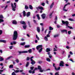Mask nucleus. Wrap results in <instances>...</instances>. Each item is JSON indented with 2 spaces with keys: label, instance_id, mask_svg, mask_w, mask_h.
I'll return each instance as SVG.
<instances>
[{
  "label": "nucleus",
  "instance_id": "nucleus-1",
  "mask_svg": "<svg viewBox=\"0 0 75 75\" xmlns=\"http://www.w3.org/2000/svg\"><path fill=\"white\" fill-rule=\"evenodd\" d=\"M62 23L64 24H66V28H69L70 29H72L73 28L72 27L68 25V24H69V22L68 21H66L65 22L64 21H62Z\"/></svg>",
  "mask_w": 75,
  "mask_h": 75
},
{
  "label": "nucleus",
  "instance_id": "nucleus-2",
  "mask_svg": "<svg viewBox=\"0 0 75 75\" xmlns=\"http://www.w3.org/2000/svg\"><path fill=\"white\" fill-rule=\"evenodd\" d=\"M18 36V34H17V31H14L13 32V40L14 41L16 40Z\"/></svg>",
  "mask_w": 75,
  "mask_h": 75
},
{
  "label": "nucleus",
  "instance_id": "nucleus-3",
  "mask_svg": "<svg viewBox=\"0 0 75 75\" xmlns=\"http://www.w3.org/2000/svg\"><path fill=\"white\" fill-rule=\"evenodd\" d=\"M33 58H34V57L33 56L31 57L30 58V61L32 62L31 63V64H32V65H34V64H35V62L34 60H33Z\"/></svg>",
  "mask_w": 75,
  "mask_h": 75
},
{
  "label": "nucleus",
  "instance_id": "nucleus-4",
  "mask_svg": "<svg viewBox=\"0 0 75 75\" xmlns=\"http://www.w3.org/2000/svg\"><path fill=\"white\" fill-rule=\"evenodd\" d=\"M53 66L54 67L56 71H58L60 70V67H59L58 68H57L56 67H55V64L53 63Z\"/></svg>",
  "mask_w": 75,
  "mask_h": 75
},
{
  "label": "nucleus",
  "instance_id": "nucleus-5",
  "mask_svg": "<svg viewBox=\"0 0 75 75\" xmlns=\"http://www.w3.org/2000/svg\"><path fill=\"white\" fill-rule=\"evenodd\" d=\"M41 48H42V45H39L36 47V49L37 50H39Z\"/></svg>",
  "mask_w": 75,
  "mask_h": 75
},
{
  "label": "nucleus",
  "instance_id": "nucleus-6",
  "mask_svg": "<svg viewBox=\"0 0 75 75\" xmlns=\"http://www.w3.org/2000/svg\"><path fill=\"white\" fill-rule=\"evenodd\" d=\"M64 63L63 61H61L60 62L59 66H60V67H64Z\"/></svg>",
  "mask_w": 75,
  "mask_h": 75
},
{
  "label": "nucleus",
  "instance_id": "nucleus-7",
  "mask_svg": "<svg viewBox=\"0 0 75 75\" xmlns=\"http://www.w3.org/2000/svg\"><path fill=\"white\" fill-rule=\"evenodd\" d=\"M41 16L42 17V19H45V17H46V15L45 13H43L41 15Z\"/></svg>",
  "mask_w": 75,
  "mask_h": 75
},
{
  "label": "nucleus",
  "instance_id": "nucleus-8",
  "mask_svg": "<svg viewBox=\"0 0 75 75\" xmlns=\"http://www.w3.org/2000/svg\"><path fill=\"white\" fill-rule=\"evenodd\" d=\"M18 52L19 54H21V53H28V51H19Z\"/></svg>",
  "mask_w": 75,
  "mask_h": 75
},
{
  "label": "nucleus",
  "instance_id": "nucleus-9",
  "mask_svg": "<svg viewBox=\"0 0 75 75\" xmlns=\"http://www.w3.org/2000/svg\"><path fill=\"white\" fill-rule=\"evenodd\" d=\"M17 44V42L16 41H13V42L11 43V45H13V44Z\"/></svg>",
  "mask_w": 75,
  "mask_h": 75
},
{
  "label": "nucleus",
  "instance_id": "nucleus-10",
  "mask_svg": "<svg viewBox=\"0 0 75 75\" xmlns=\"http://www.w3.org/2000/svg\"><path fill=\"white\" fill-rule=\"evenodd\" d=\"M12 23L13 24H17V21L16 20L12 21Z\"/></svg>",
  "mask_w": 75,
  "mask_h": 75
},
{
  "label": "nucleus",
  "instance_id": "nucleus-11",
  "mask_svg": "<svg viewBox=\"0 0 75 75\" xmlns=\"http://www.w3.org/2000/svg\"><path fill=\"white\" fill-rule=\"evenodd\" d=\"M37 30L38 33H40V28L39 27H37Z\"/></svg>",
  "mask_w": 75,
  "mask_h": 75
},
{
  "label": "nucleus",
  "instance_id": "nucleus-12",
  "mask_svg": "<svg viewBox=\"0 0 75 75\" xmlns=\"http://www.w3.org/2000/svg\"><path fill=\"white\" fill-rule=\"evenodd\" d=\"M66 5H65L63 8V10L64 11H68L67 10L65 9V7H66Z\"/></svg>",
  "mask_w": 75,
  "mask_h": 75
},
{
  "label": "nucleus",
  "instance_id": "nucleus-13",
  "mask_svg": "<svg viewBox=\"0 0 75 75\" xmlns=\"http://www.w3.org/2000/svg\"><path fill=\"white\" fill-rule=\"evenodd\" d=\"M38 68H37V67H35L33 71L32 72V74H34V73H35V70H37V69H38Z\"/></svg>",
  "mask_w": 75,
  "mask_h": 75
},
{
  "label": "nucleus",
  "instance_id": "nucleus-14",
  "mask_svg": "<svg viewBox=\"0 0 75 75\" xmlns=\"http://www.w3.org/2000/svg\"><path fill=\"white\" fill-rule=\"evenodd\" d=\"M62 33H65L66 34L67 33V30H62Z\"/></svg>",
  "mask_w": 75,
  "mask_h": 75
},
{
  "label": "nucleus",
  "instance_id": "nucleus-15",
  "mask_svg": "<svg viewBox=\"0 0 75 75\" xmlns=\"http://www.w3.org/2000/svg\"><path fill=\"white\" fill-rule=\"evenodd\" d=\"M30 14H31V13L30 12H28L27 13V17H29L30 16Z\"/></svg>",
  "mask_w": 75,
  "mask_h": 75
},
{
  "label": "nucleus",
  "instance_id": "nucleus-16",
  "mask_svg": "<svg viewBox=\"0 0 75 75\" xmlns=\"http://www.w3.org/2000/svg\"><path fill=\"white\" fill-rule=\"evenodd\" d=\"M54 2H52L50 6V8H52V7H53V6H54Z\"/></svg>",
  "mask_w": 75,
  "mask_h": 75
},
{
  "label": "nucleus",
  "instance_id": "nucleus-17",
  "mask_svg": "<svg viewBox=\"0 0 75 75\" xmlns=\"http://www.w3.org/2000/svg\"><path fill=\"white\" fill-rule=\"evenodd\" d=\"M21 24H23V25H25V24H25V22L24 21H21Z\"/></svg>",
  "mask_w": 75,
  "mask_h": 75
},
{
  "label": "nucleus",
  "instance_id": "nucleus-18",
  "mask_svg": "<svg viewBox=\"0 0 75 75\" xmlns=\"http://www.w3.org/2000/svg\"><path fill=\"white\" fill-rule=\"evenodd\" d=\"M23 27L24 29H26V28H27V25H26V24L23 25Z\"/></svg>",
  "mask_w": 75,
  "mask_h": 75
},
{
  "label": "nucleus",
  "instance_id": "nucleus-19",
  "mask_svg": "<svg viewBox=\"0 0 75 75\" xmlns=\"http://www.w3.org/2000/svg\"><path fill=\"white\" fill-rule=\"evenodd\" d=\"M44 39L46 41H48V38L46 36L45 37Z\"/></svg>",
  "mask_w": 75,
  "mask_h": 75
},
{
  "label": "nucleus",
  "instance_id": "nucleus-20",
  "mask_svg": "<svg viewBox=\"0 0 75 75\" xmlns=\"http://www.w3.org/2000/svg\"><path fill=\"white\" fill-rule=\"evenodd\" d=\"M37 17H38V20H40V16L38 14L36 15Z\"/></svg>",
  "mask_w": 75,
  "mask_h": 75
},
{
  "label": "nucleus",
  "instance_id": "nucleus-21",
  "mask_svg": "<svg viewBox=\"0 0 75 75\" xmlns=\"http://www.w3.org/2000/svg\"><path fill=\"white\" fill-rule=\"evenodd\" d=\"M4 59L0 56V61H4Z\"/></svg>",
  "mask_w": 75,
  "mask_h": 75
},
{
  "label": "nucleus",
  "instance_id": "nucleus-22",
  "mask_svg": "<svg viewBox=\"0 0 75 75\" xmlns=\"http://www.w3.org/2000/svg\"><path fill=\"white\" fill-rule=\"evenodd\" d=\"M30 47V45H25V48H29Z\"/></svg>",
  "mask_w": 75,
  "mask_h": 75
},
{
  "label": "nucleus",
  "instance_id": "nucleus-23",
  "mask_svg": "<svg viewBox=\"0 0 75 75\" xmlns=\"http://www.w3.org/2000/svg\"><path fill=\"white\" fill-rule=\"evenodd\" d=\"M29 8L31 10H33V6L31 5H30L29 6Z\"/></svg>",
  "mask_w": 75,
  "mask_h": 75
},
{
  "label": "nucleus",
  "instance_id": "nucleus-24",
  "mask_svg": "<svg viewBox=\"0 0 75 75\" xmlns=\"http://www.w3.org/2000/svg\"><path fill=\"white\" fill-rule=\"evenodd\" d=\"M14 70V71L15 73H18V72H19V70Z\"/></svg>",
  "mask_w": 75,
  "mask_h": 75
},
{
  "label": "nucleus",
  "instance_id": "nucleus-25",
  "mask_svg": "<svg viewBox=\"0 0 75 75\" xmlns=\"http://www.w3.org/2000/svg\"><path fill=\"white\" fill-rule=\"evenodd\" d=\"M53 28H52L51 26L49 27V30L51 31L52 30H53Z\"/></svg>",
  "mask_w": 75,
  "mask_h": 75
},
{
  "label": "nucleus",
  "instance_id": "nucleus-26",
  "mask_svg": "<svg viewBox=\"0 0 75 75\" xmlns=\"http://www.w3.org/2000/svg\"><path fill=\"white\" fill-rule=\"evenodd\" d=\"M38 8L39 9H40V10H43L44 9V8H43V7L41 6H39L38 7Z\"/></svg>",
  "mask_w": 75,
  "mask_h": 75
},
{
  "label": "nucleus",
  "instance_id": "nucleus-27",
  "mask_svg": "<svg viewBox=\"0 0 75 75\" xmlns=\"http://www.w3.org/2000/svg\"><path fill=\"white\" fill-rule=\"evenodd\" d=\"M46 60L47 61H48V62H50L51 61L50 59V58H47L46 59Z\"/></svg>",
  "mask_w": 75,
  "mask_h": 75
},
{
  "label": "nucleus",
  "instance_id": "nucleus-28",
  "mask_svg": "<svg viewBox=\"0 0 75 75\" xmlns=\"http://www.w3.org/2000/svg\"><path fill=\"white\" fill-rule=\"evenodd\" d=\"M23 16L24 17H25V11H24L23 12Z\"/></svg>",
  "mask_w": 75,
  "mask_h": 75
},
{
  "label": "nucleus",
  "instance_id": "nucleus-29",
  "mask_svg": "<svg viewBox=\"0 0 75 75\" xmlns=\"http://www.w3.org/2000/svg\"><path fill=\"white\" fill-rule=\"evenodd\" d=\"M51 50H50V49H49L47 48L46 49V52H49V51H50Z\"/></svg>",
  "mask_w": 75,
  "mask_h": 75
},
{
  "label": "nucleus",
  "instance_id": "nucleus-30",
  "mask_svg": "<svg viewBox=\"0 0 75 75\" xmlns=\"http://www.w3.org/2000/svg\"><path fill=\"white\" fill-rule=\"evenodd\" d=\"M6 40H2V42H3L4 43H6Z\"/></svg>",
  "mask_w": 75,
  "mask_h": 75
},
{
  "label": "nucleus",
  "instance_id": "nucleus-31",
  "mask_svg": "<svg viewBox=\"0 0 75 75\" xmlns=\"http://www.w3.org/2000/svg\"><path fill=\"white\" fill-rule=\"evenodd\" d=\"M25 42H22L20 43V45H21L24 46V45H25Z\"/></svg>",
  "mask_w": 75,
  "mask_h": 75
},
{
  "label": "nucleus",
  "instance_id": "nucleus-32",
  "mask_svg": "<svg viewBox=\"0 0 75 75\" xmlns=\"http://www.w3.org/2000/svg\"><path fill=\"white\" fill-rule=\"evenodd\" d=\"M9 68H13V65H10L9 66Z\"/></svg>",
  "mask_w": 75,
  "mask_h": 75
},
{
  "label": "nucleus",
  "instance_id": "nucleus-33",
  "mask_svg": "<svg viewBox=\"0 0 75 75\" xmlns=\"http://www.w3.org/2000/svg\"><path fill=\"white\" fill-rule=\"evenodd\" d=\"M28 52H29V53H31L32 52V50H31V49H30L28 50Z\"/></svg>",
  "mask_w": 75,
  "mask_h": 75
},
{
  "label": "nucleus",
  "instance_id": "nucleus-34",
  "mask_svg": "<svg viewBox=\"0 0 75 75\" xmlns=\"http://www.w3.org/2000/svg\"><path fill=\"white\" fill-rule=\"evenodd\" d=\"M25 9H28V6L27 5H26L25 6Z\"/></svg>",
  "mask_w": 75,
  "mask_h": 75
},
{
  "label": "nucleus",
  "instance_id": "nucleus-35",
  "mask_svg": "<svg viewBox=\"0 0 75 75\" xmlns=\"http://www.w3.org/2000/svg\"><path fill=\"white\" fill-rule=\"evenodd\" d=\"M28 65H29V62H27V64L26 65V67H28Z\"/></svg>",
  "mask_w": 75,
  "mask_h": 75
},
{
  "label": "nucleus",
  "instance_id": "nucleus-36",
  "mask_svg": "<svg viewBox=\"0 0 75 75\" xmlns=\"http://www.w3.org/2000/svg\"><path fill=\"white\" fill-rule=\"evenodd\" d=\"M2 22H4V20L2 19H0V23H2Z\"/></svg>",
  "mask_w": 75,
  "mask_h": 75
},
{
  "label": "nucleus",
  "instance_id": "nucleus-37",
  "mask_svg": "<svg viewBox=\"0 0 75 75\" xmlns=\"http://www.w3.org/2000/svg\"><path fill=\"white\" fill-rule=\"evenodd\" d=\"M38 69H39L40 70H41V67L40 66H38Z\"/></svg>",
  "mask_w": 75,
  "mask_h": 75
},
{
  "label": "nucleus",
  "instance_id": "nucleus-38",
  "mask_svg": "<svg viewBox=\"0 0 75 75\" xmlns=\"http://www.w3.org/2000/svg\"><path fill=\"white\" fill-rule=\"evenodd\" d=\"M36 37L38 40H40V38H39V37H38V36H37V35H36Z\"/></svg>",
  "mask_w": 75,
  "mask_h": 75
},
{
  "label": "nucleus",
  "instance_id": "nucleus-39",
  "mask_svg": "<svg viewBox=\"0 0 75 75\" xmlns=\"http://www.w3.org/2000/svg\"><path fill=\"white\" fill-rule=\"evenodd\" d=\"M12 58V56H10L9 57H8L6 59V60H7V59H9L10 58Z\"/></svg>",
  "mask_w": 75,
  "mask_h": 75
},
{
  "label": "nucleus",
  "instance_id": "nucleus-40",
  "mask_svg": "<svg viewBox=\"0 0 75 75\" xmlns=\"http://www.w3.org/2000/svg\"><path fill=\"white\" fill-rule=\"evenodd\" d=\"M9 47L10 48V49L11 50L12 48H13V46H9Z\"/></svg>",
  "mask_w": 75,
  "mask_h": 75
},
{
  "label": "nucleus",
  "instance_id": "nucleus-41",
  "mask_svg": "<svg viewBox=\"0 0 75 75\" xmlns=\"http://www.w3.org/2000/svg\"><path fill=\"white\" fill-rule=\"evenodd\" d=\"M15 8H15L14 7H13L12 8V10H13V11H16V9H15Z\"/></svg>",
  "mask_w": 75,
  "mask_h": 75
},
{
  "label": "nucleus",
  "instance_id": "nucleus-42",
  "mask_svg": "<svg viewBox=\"0 0 75 75\" xmlns=\"http://www.w3.org/2000/svg\"><path fill=\"white\" fill-rule=\"evenodd\" d=\"M0 18L3 19L4 18V17H3V15H0Z\"/></svg>",
  "mask_w": 75,
  "mask_h": 75
},
{
  "label": "nucleus",
  "instance_id": "nucleus-43",
  "mask_svg": "<svg viewBox=\"0 0 75 75\" xmlns=\"http://www.w3.org/2000/svg\"><path fill=\"white\" fill-rule=\"evenodd\" d=\"M42 48H41V49H40L39 50V52H41L42 51Z\"/></svg>",
  "mask_w": 75,
  "mask_h": 75
},
{
  "label": "nucleus",
  "instance_id": "nucleus-44",
  "mask_svg": "<svg viewBox=\"0 0 75 75\" xmlns=\"http://www.w3.org/2000/svg\"><path fill=\"white\" fill-rule=\"evenodd\" d=\"M49 58L51 59L52 58V55L50 54L49 55Z\"/></svg>",
  "mask_w": 75,
  "mask_h": 75
},
{
  "label": "nucleus",
  "instance_id": "nucleus-45",
  "mask_svg": "<svg viewBox=\"0 0 75 75\" xmlns=\"http://www.w3.org/2000/svg\"><path fill=\"white\" fill-rule=\"evenodd\" d=\"M47 38H48V37H50V35L48 34L46 36Z\"/></svg>",
  "mask_w": 75,
  "mask_h": 75
},
{
  "label": "nucleus",
  "instance_id": "nucleus-46",
  "mask_svg": "<svg viewBox=\"0 0 75 75\" xmlns=\"http://www.w3.org/2000/svg\"><path fill=\"white\" fill-rule=\"evenodd\" d=\"M30 57H28L26 59V60H27V61H29V60H30Z\"/></svg>",
  "mask_w": 75,
  "mask_h": 75
},
{
  "label": "nucleus",
  "instance_id": "nucleus-47",
  "mask_svg": "<svg viewBox=\"0 0 75 75\" xmlns=\"http://www.w3.org/2000/svg\"><path fill=\"white\" fill-rule=\"evenodd\" d=\"M69 21H74V20L73 19H72L71 18H69Z\"/></svg>",
  "mask_w": 75,
  "mask_h": 75
},
{
  "label": "nucleus",
  "instance_id": "nucleus-48",
  "mask_svg": "<svg viewBox=\"0 0 75 75\" xmlns=\"http://www.w3.org/2000/svg\"><path fill=\"white\" fill-rule=\"evenodd\" d=\"M34 67H31L30 69H31V70H33V69H34Z\"/></svg>",
  "mask_w": 75,
  "mask_h": 75
},
{
  "label": "nucleus",
  "instance_id": "nucleus-49",
  "mask_svg": "<svg viewBox=\"0 0 75 75\" xmlns=\"http://www.w3.org/2000/svg\"><path fill=\"white\" fill-rule=\"evenodd\" d=\"M11 75H16V74L15 73V72H13L12 73Z\"/></svg>",
  "mask_w": 75,
  "mask_h": 75
},
{
  "label": "nucleus",
  "instance_id": "nucleus-50",
  "mask_svg": "<svg viewBox=\"0 0 75 75\" xmlns=\"http://www.w3.org/2000/svg\"><path fill=\"white\" fill-rule=\"evenodd\" d=\"M14 6H15L14 8H16V3H14Z\"/></svg>",
  "mask_w": 75,
  "mask_h": 75
},
{
  "label": "nucleus",
  "instance_id": "nucleus-51",
  "mask_svg": "<svg viewBox=\"0 0 75 75\" xmlns=\"http://www.w3.org/2000/svg\"><path fill=\"white\" fill-rule=\"evenodd\" d=\"M16 62L17 63H18V62H19V60L18 59H16Z\"/></svg>",
  "mask_w": 75,
  "mask_h": 75
},
{
  "label": "nucleus",
  "instance_id": "nucleus-52",
  "mask_svg": "<svg viewBox=\"0 0 75 75\" xmlns=\"http://www.w3.org/2000/svg\"><path fill=\"white\" fill-rule=\"evenodd\" d=\"M41 4L42 6H45V3H42Z\"/></svg>",
  "mask_w": 75,
  "mask_h": 75
},
{
  "label": "nucleus",
  "instance_id": "nucleus-53",
  "mask_svg": "<svg viewBox=\"0 0 75 75\" xmlns=\"http://www.w3.org/2000/svg\"><path fill=\"white\" fill-rule=\"evenodd\" d=\"M59 72H57L55 74V75H59Z\"/></svg>",
  "mask_w": 75,
  "mask_h": 75
},
{
  "label": "nucleus",
  "instance_id": "nucleus-54",
  "mask_svg": "<svg viewBox=\"0 0 75 75\" xmlns=\"http://www.w3.org/2000/svg\"><path fill=\"white\" fill-rule=\"evenodd\" d=\"M71 33V31H68V34H70Z\"/></svg>",
  "mask_w": 75,
  "mask_h": 75
},
{
  "label": "nucleus",
  "instance_id": "nucleus-55",
  "mask_svg": "<svg viewBox=\"0 0 75 75\" xmlns=\"http://www.w3.org/2000/svg\"><path fill=\"white\" fill-rule=\"evenodd\" d=\"M53 12H52V13H51L50 15H49V16L50 17V16H52V13H53Z\"/></svg>",
  "mask_w": 75,
  "mask_h": 75
},
{
  "label": "nucleus",
  "instance_id": "nucleus-56",
  "mask_svg": "<svg viewBox=\"0 0 75 75\" xmlns=\"http://www.w3.org/2000/svg\"><path fill=\"white\" fill-rule=\"evenodd\" d=\"M29 73H30V74H31L32 73V71L31 70H29Z\"/></svg>",
  "mask_w": 75,
  "mask_h": 75
},
{
  "label": "nucleus",
  "instance_id": "nucleus-57",
  "mask_svg": "<svg viewBox=\"0 0 75 75\" xmlns=\"http://www.w3.org/2000/svg\"><path fill=\"white\" fill-rule=\"evenodd\" d=\"M11 6L12 8L13 7H14V5L13 4H11Z\"/></svg>",
  "mask_w": 75,
  "mask_h": 75
},
{
  "label": "nucleus",
  "instance_id": "nucleus-58",
  "mask_svg": "<svg viewBox=\"0 0 75 75\" xmlns=\"http://www.w3.org/2000/svg\"><path fill=\"white\" fill-rule=\"evenodd\" d=\"M1 72H3V70H0V74H2Z\"/></svg>",
  "mask_w": 75,
  "mask_h": 75
},
{
  "label": "nucleus",
  "instance_id": "nucleus-59",
  "mask_svg": "<svg viewBox=\"0 0 75 75\" xmlns=\"http://www.w3.org/2000/svg\"><path fill=\"white\" fill-rule=\"evenodd\" d=\"M58 20V17L57 16H56L55 18V20Z\"/></svg>",
  "mask_w": 75,
  "mask_h": 75
},
{
  "label": "nucleus",
  "instance_id": "nucleus-60",
  "mask_svg": "<svg viewBox=\"0 0 75 75\" xmlns=\"http://www.w3.org/2000/svg\"><path fill=\"white\" fill-rule=\"evenodd\" d=\"M40 25H42V26H43V25H44V23H40Z\"/></svg>",
  "mask_w": 75,
  "mask_h": 75
},
{
  "label": "nucleus",
  "instance_id": "nucleus-61",
  "mask_svg": "<svg viewBox=\"0 0 75 75\" xmlns=\"http://www.w3.org/2000/svg\"><path fill=\"white\" fill-rule=\"evenodd\" d=\"M2 34V30H0V35H1Z\"/></svg>",
  "mask_w": 75,
  "mask_h": 75
},
{
  "label": "nucleus",
  "instance_id": "nucleus-62",
  "mask_svg": "<svg viewBox=\"0 0 75 75\" xmlns=\"http://www.w3.org/2000/svg\"><path fill=\"white\" fill-rule=\"evenodd\" d=\"M66 67H69V65L68 64H65Z\"/></svg>",
  "mask_w": 75,
  "mask_h": 75
},
{
  "label": "nucleus",
  "instance_id": "nucleus-63",
  "mask_svg": "<svg viewBox=\"0 0 75 75\" xmlns=\"http://www.w3.org/2000/svg\"><path fill=\"white\" fill-rule=\"evenodd\" d=\"M71 74H72V75H75V73H74V72H72L71 73Z\"/></svg>",
  "mask_w": 75,
  "mask_h": 75
},
{
  "label": "nucleus",
  "instance_id": "nucleus-64",
  "mask_svg": "<svg viewBox=\"0 0 75 75\" xmlns=\"http://www.w3.org/2000/svg\"><path fill=\"white\" fill-rule=\"evenodd\" d=\"M72 17H75V14L72 15Z\"/></svg>",
  "mask_w": 75,
  "mask_h": 75
}]
</instances>
